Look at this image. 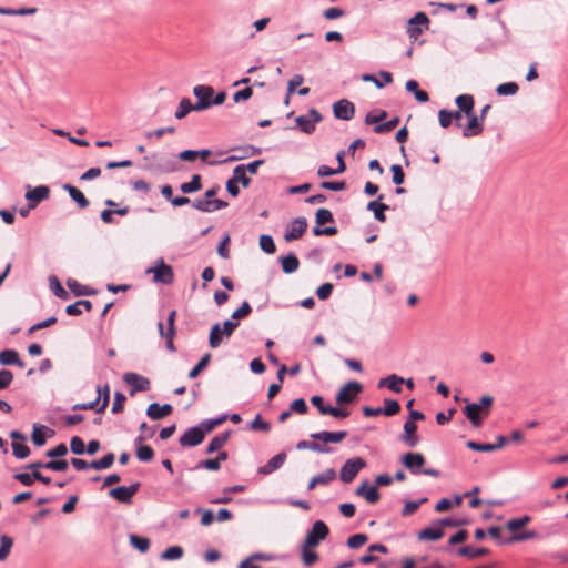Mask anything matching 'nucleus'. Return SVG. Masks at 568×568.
<instances>
[{"mask_svg":"<svg viewBox=\"0 0 568 568\" xmlns=\"http://www.w3.org/2000/svg\"><path fill=\"white\" fill-rule=\"evenodd\" d=\"M307 229V221L305 217H296L292 224L287 227V231L284 234V239L287 242H292L298 240L303 236Z\"/></svg>","mask_w":568,"mask_h":568,"instance_id":"obj_14","label":"nucleus"},{"mask_svg":"<svg viewBox=\"0 0 568 568\" xmlns=\"http://www.w3.org/2000/svg\"><path fill=\"white\" fill-rule=\"evenodd\" d=\"M301 549L302 560L305 566H313L318 560V555L312 550L313 548H306L305 545H302Z\"/></svg>","mask_w":568,"mask_h":568,"instance_id":"obj_45","label":"nucleus"},{"mask_svg":"<svg viewBox=\"0 0 568 568\" xmlns=\"http://www.w3.org/2000/svg\"><path fill=\"white\" fill-rule=\"evenodd\" d=\"M68 286L72 293L77 296H87L93 294V291L89 287L78 283L75 280H69Z\"/></svg>","mask_w":568,"mask_h":568,"instance_id":"obj_42","label":"nucleus"},{"mask_svg":"<svg viewBox=\"0 0 568 568\" xmlns=\"http://www.w3.org/2000/svg\"><path fill=\"white\" fill-rule=\"evenodd\" d=\"M12 452L18 459H24L30 455V448L27 445L16 442L12 443Z\"/></svg>","mask_w":568,"mask_h":568,"instance_id":"obj_58","label":"nucleus"},{"mask_svg":"<svg viewBox=\"0 0 568 568\" xmlns=\"http://www.w3.org/2000/svg\"><path fill=\"white\" fill-rule=\"evenodd\" d=\"M417 425L413 420H406L404 423V433L400 436V440L408 447H415L419 443V437L416 435Z\"/></svg>","mask_w":568,"mask_h":568,"instance_id":"obj_19","label":"nucleus"},{"mask_svg":"<svg viewBox=\"0 0 568 568\" xmlns=\"http://www.w3.org/2000/svg\"><path fill=\"white\" fill-rule=\"evenodd\" d=\"M70 449L74 455H83L85 453V444L79 436H73L70 440Z\"/></svg>","mask_w":568,"mask_h":568,"instance_id":"obj_56","label":"nucleus"},{"mask_svg":"<svg viewBox=\"0 0 568 568\" xmlns=\"http://www.w3.org/2000/svg\"><path fill=\"white\" fill-rule=\"evenodd\" d=\"M455 103L465 115H470L474 112V98L470 94H460L455 99Z\"/></svg>","mask_w":568,"mask_h":568,"instance_id":"obj_30","label":"nucleus"},{"mask_svg":"<svg viewBox=\"0 0 568 568\" xmlns=\"http://www.w3.org/2000/svg\"><path fill=\"white\" fill-rule=\"evenodd\" d=\"M315 222L317 225L334 222V216L328 209H318L315 214Z\"/></svg>","mask_w":568,"mask_h":568,"instance_id":"obj_48","label":"nucleus"},{"mask_svg":"<svg viewBox=\"0 0 568 568\" xmlns=\"http://www.w3.org/2000/svg\"><path fill=\"white\" fill-rule=\"evenodd\" d=\"M430 20L425 12H417L407 22L406 32L412 40H417L418 37L429 29Z\"/></svg>","mask_w":568,"mask_h":568,"instance_id":"obj_4","label":"nucleus"},{"mask_svg":"<svg viewBox=\"0 0 568 568\" xmlns=\"http://www.w3.org/2000/svg\"><path fill=\"white\" fill-rule=\"evenodd\" d=\"M62 187L69 193L70 197L78 204L80 209H85L89 206V200L79 189L71 184H64Z\"/></svg>","mask_w":568,"mask_h":568,"instance_id":"obj_28","label":"nucleus"},{"mask_svg":"<svg viewBox=\"0 0 568 568\" xmlns=\"http://www.w3.org/2000/svg\"><path fill=\"white\" fill-rule=\"evenodd\" d=\"M141 484L133 483L130 486H119L109 491V496L122 504H131L133 496L138 493Z\"/></svg>","mask_w":568,"mask_h":568,"instance_id":"obj_8","label":"nucleus"},{"mask_svg":"<svg viewBox=\"0 0 568 568\" xmlns=\"http://www.w3.org/2000/svg\"><path fill=\"white\" fill-rule=\"evenodd\" d=\"M408 92L414 93L418 102H427L429 100L428 93L424 90H419L418 82L415 80H408L405 85Z\"/></svg>","mask_w":568,"mask_h":568,"instance_id":"obj_32","label":"nucleus"},{"mask_svg":"<svg viewBox=\"0 0 568 568\" xmlns=\"http://www.w3.org/2000/svg\"><path fill=\"white\" fill-rule=\"evenodd\" d=\"M123 379L132 387L131 395L135 392H145L150 387V381L136 373H125Z\"/></svg>","mask_w":568,"mask_h":568,"instance_id":"obj_17","label":"nucleus"},{"mask_svg":"<svg viewBox=\"0 0 568 568\" xmlns=\"http://www.w3.org/2000/svg\"><path fill=\"white\" fill-rule=\"evenodd\" d=\"M466 116L468 118V122L463 131V135L465 138H469L480 134L483 132V121L478 118V115H476L475 112H471L470 115Z\"/></svg>","mask_w":568,"mask_h":568,"instance_id":"obj_21","label":"nucleus"},{"mask_svg":"<svg viewBox=\"0 0 568 568\" xmlns=\"http://www.w3.org/2000/svg\"><path fill=\"white\" fill-rule=\"evenodd\" d=\"M312 439L320 440L322 445L329 444V443H341L347 437L346 430H339V432H327L322 430L318 433H313L310 435Z\"/></svg>","mask_w":568,"mask_h":568,"instance_id":"obj_15","label":"nucleus"},{"mask_svg":"<svg viewBox=\"0 0 568 568\" xmlns=\"http://www.w3.org/2000/svg\"><path fill=\"white\" fill-rule=\"evenodd\" d=\"M144 440L143 436H138L134 440V444L136 446V457L141 462H150L152 460L154 456L153 449L148 445H142V442Z\"/></svg>","mask_w":568,"mask_h":568,"instance_id":"obj_24","label":"nucleus"},{"mask_svg":"<svg viewBox=\"0 0 568 568\" xmlns=\"http://www.w3.org/2000/svg\"><path fill=\"white\" fill-rule=\"evenodd\" d=\"M148 272H152L154 274V282L162 283L165 285L173 283V268L170 265L165 264L162 258L159 261V264L155 267L150 268Z\"/></svg>","mask_w":568,"mask_h":568,"instance_id":"obj_11","label":"nucleus"},{"mask_svg":"<svg viewBox=\"0 0 568 568\" xmlns=\"http://www.w3.org/2000/svg\"><path fill=\"white\" fill-rule=\"evenodd\" d=\"M426 501H427V498H422L419 500H414V501H407L405 504L404 508L402 509V516L406 517V516L414 514L419 508V506Z\"/></svg>","mask_w":568,"mask_h":568,"instance_id":"obj_57","label":"nucleus"},{"mask_svg":"<svg viewBox=\"0 0 568 568\" xmlns=\"http://www.w3.org/2000/svg\"><path fill=\"white\" fill-rule=\"evenodd\" d=\"M191 111H195V104L190 99L183 98L175 111V118L179 120L184 119Z\"/></svg>","mask_w":568,"mask_h":568,"instance_id":"obj_34","label":"nucleus"},{"mask_svg":"<svg viewBox=\"0 0 568 568\" xmlns=\"http://www.w3.org/2000/svg\"><path fill=\"white\" fill-rule=\"evenodd\" d=\"M399 124V118L395 116L387 122L377 124L374 126V132L377 134L388 133L393 131Z\"/></svg>","mask_w":568,"mask_h":568,"instance_id":"obj_41","label":"nucleus"},{"mask_svg":"<svg viewBox=\"0 0 568 568\" xmlns=\"http://www.w3.org/2000/svg\"><path fill=\"white\" fill-rule=\"evenodd\" d=\"M363 386L361 383L352 381L346 383L336 394V402L338 404H349L356 398V395L361 393Z\"/></svg>","mask_w":568,"mask_h":568,"instance_id":"obj_9","label":"nucleus"},{"mask_svg":"<svg viewBox=\"0 0 568 568\" xmlns=\"http://www.w3.org/2000/svg\"><path fill=\"white\" fill-rule=\"evenodd\" d=\"M355 494L364 497L367 503L375 504L379 500L381 495L376 486H369L368 480H364L362 485L356 488Z\"/></svg>","mask_w":568,"mask_h":568,"instance_id":"obj_20","label":"nucleus"},{"mask_svg":"<svg viewBox=\"0 0 568 568\" xmlns=\"http://www.w3.org/2000/svg\"><path fill=\"white\" fill-rule=\"evenodd\" d=\"M531 518L528 516V515H525L523 517H518V518H511L509 519L507 523H506V528L509 530V531H517L518 529L523 528L524 526H526L528 523H530Z\"/></svg>","mask_w":568,"mask_h":568,"instance_id":"obj_40","label":"nucleus"},{"mask_svg":"<svg viewBox=\"0 0 568 568\" xmlns=\"http://www.w3.org/2000/svg\"><path fill=\"white\" fill-rule=\"evenodd\" d=\"M444 536L440 527H427L418 532L419 540H438Z\"/></svg>","mask_w":568,"mask_h":568,"instance_id":"obj_31","label":"nucleus"},{"mask_svg":"<svg viewBox=\"0 0 568 568\" xmlns=\"http://www.w3.org/2000/svg\"><path fill=\"white\" fill-rule=\"evenodd\" d=\"M251 312H252L251 305L248 304V302L244 301L242 303V305L237 310H235L233 312L231 318H232V321L233 320H241V318H244L247 315H250Z\"/></svg>","mask_w":568,"mask_h":568,"instance_id":"obj_62","label":"nucleus"},{"mask_svg":"<svg viewBox=\"0 0 568 568\" xmlns=\"http://www.w3.org/2000/svg\"><path fill=\"white\" fill-rule=\"evenodd\" d=\"M260 246L262 251H264L267 254H273L276 251L273 237L267 234H263L260 236Z\"/></svg>","mask_w":568,"mask_h":568,"instance_id":"obj_52","label":"nucleus"},{"mask_svg":"<svg viewBox=\"0 0 568 568\" xmlns=\"http://www.w3.org/2000/svg\"><path fill=\"white\" fill-rule=\"evenodd\" d=\"M278 261L285 274L294 273L300 267V261L294 253H288L286 256H281Z\"/></svg>","mask_w":568,"mask_h":568,"instance_id":"obj_27","label":"nucleus"},{"mask_svg":"<svg viewBox=\"0 0 568 568\" xmlns=\"http://www.w3.org/2000/svg\"><path fill=\"white\" fill-rule=\"evenodd\" d=\"M226 418H227L226 415H222L217 418L204 419L197 426L202 427V429L204 430V435H205L206 433H211L217 425L224 423L226 420Z\"/></svg>","mask_w":568,"mask_h":568,"instance_id":"obj_39","label":"nucleus"},{"mask_svg":"<svg viewBox=\"0 0 568 568\" xmlns=\"http://www.w3.org/2000/svg\"><path fill=\"white\" fill-rule=\"evenodd\" d=\"M49 282H50V288L55 296H58L60 298L69 297L68 292L63 288V286L61 285V283L57 276H54V275L50 276Z\"/></svg>","mask_w":568,"mask_h":568,"instance_id":"obj_43","label":"nucleus"},{"mask_svg":"<svg viewBox=\"0 0 568 568\" xmlns=\"http://www.w3.org/2000/svg\"><path fill=\"white\" fill-rule=\"evenodd\" d=\"M68 467H69V464L64 459L50 460V462H47L44 465L45 469H50L53 471H65L68 469Z\"/></svg>","mask_w":568,"mask_h":568,"instance_id":"obj_64","label":"nucleus"},{"mask_svg":"<svg viewBox=\"0 0 568 568\" xmlns=\"http://www.w3.org/2000/svg\"><path fill=\"white\" fill-rule=\"evenodd\" d=\"M286 457V453L284 452L276 454L264 466L258 467L257 473L261 475H271L284 465Z\"/></svg>","mask_w":568,"mask_h":568,"instance_id":"obj_18","label":"nucleus"},{"mask_svg":"<svg viewBox=\"0 0 568 568\" xmlns=\"http://www.w3.org/2000/svg\"><path fill=\"white\" fill-rule=\"evenodd\" d=\"M204 440V430L202 427L193 426L187 428L180 437L179 443L182 447H194Z\"/></svg>","mask_w":568,"mask_h":568,"instance_id":"obj_10","label":"nucleus"},{"mask_svg":"<svg viewBox=\"0 0 568 568\" xmlns=\"http://www.w3.org/2000/svg\"><path fill=\"white\" fill-rule=\"evenodd\" d=\"M367 540H368L367 535L356 534V535L351 536L347 539V546L352 549H357V548L362 547L363 545H365L367 542Z\"/></svg>","mask_w":568,"mask_h":568,"instance_id":"obj_55","label":"nucleus"},{"mask_svg":"<svg viewBox=\"0 0 568 568\" xmlns=\"http://www.w3.org/2000/svg\"><path fill=\"white\" fill-rule=\"evenodd\" d=\"M210 359H211V354H205L200 361L199 363L190 371L189 373V377L190 378H195L200 375V373L206 368V366L209 365L210 363Z\"/></svg>","mask_w":568,"mask_h":568,"instance_id":"obj_53","label":"nucleus"},{"mask_svg":"<svg viewBox=\"0 0 568 568\" xmlns=\"http://www.w3.org/2000/svg\"><path fill=\"white\" fill-rule=\"evenodd\" d=\"M201 189H202L201 175H199V174L192 175V179L190 182H185L180 185V190L185 194L200 191Z\"/></svg>","mask_w":568,"mask_h":568,"instance_id":"obj_35","label":"nucleus"},{"mask_svg":"<svg viewBox=\"0 0 568 568\" xmlns=\"http://www.w3.org/2000/svg\"><path fill=\"white\" fill-rule=\"evenodd\" d=\"M130 542L134 548H136L141 552H145L150 548V540L145 537L131 535Z\"/></svg>","mask_w":568,"mask_h":568,"instance_id":"obj_47","label":"nucleus"},{"mask_svg":"<svg viewBox=\"0 0 568 568\" xmlns=\"http://www.w3.org/2000/svg\"><path fill=\"white\" fill-rule=\"evenodd\" d=\"M230 436H231V430H227V432H224L222 434L214 436L210 440V443L206 447V453L213 454V453L217 452L219 449H221L227 443Z\"/></svg>","mask_w":568,"mask_h":568,"instance_id":"obj_29","label":"nucleus"},{"mask_svg":"<svg viewBox=\"0 0 568 568\" xmlns=\"http://www.w3.org/2000/svg\"><path fill=\"white\" fill-rule=\"evenodd\" d=\"M366 467V462L362 457L347 459L339 471V478L343 483H351L357 474Z\"/></svg>","mask_w":568,"mask_h":568,"instance_id":"obj_5","label":"nucleus"},{"mask_svg":"<svg viewBox=\"0 0 568 568\" xmlns=\"http://www.w3.org/2000/svg\"><path fill=\"white\" fill-rule=\"evenodd\" d=\"M98 396L102 399V404L97 408V413H103L109 405L110 400V387L105 385L103 388L98 386Z\"/></svg>","mask_w":568,"mask_h":568,"instance_id":"obj_50","label":"nucleus"},{"mask_svg":"<svg viewBox=\"0 0 568 568\" xmlns=\"http://www.w3.org/2000/svg\"><path fill=\"white\" fill-rule=\"evenodd\" d=\"M402 463L412 474L418 475L425 465V457L420 453H406L402 457Z\"/></svg>","mask_w":568,"mask_h":568,"instance_id":"obj_13","label":"nucleus"},{"mask_svg":"<svg viewBox=\"0 0 568 568\" xmlns=\"http://www.w3.org/2000/svg\"><path fill=\"white\" fill-rule=\"evenodd\" d=\"M402 384H404V378L396 374H392L385 378H381L378 381L377 387L378 388L386 387V388L390 389L392 392L399 394V393H402Z\"/></svg>","mask_w":568,"mask_h":568,"instance_id":"obj_22","label":"nucleus"},{"mask_svg":"<svg viewBox=\"0 0 568 568\" xmlns=\"http://www.w3.org/2000/svg\"><path fill=\"white\" fill-rule=\"evenodd\" d=\"M333 113L336 119L349 121L354 118L355 106L347 99H341L333 104Z\"/></svg>","mask_w":568,"mask_h":568,"instance_id":"obj_12","label":"nucleus"},{"mask_svg":"<svg viewBox=\"0 0 568 568\" xmlns=\"http://www.w3.org/2000/svg\"><path fill=\"white\" fill-rule=\"evenodd\" d=\"M172 410L173 408L170 404L159 405L158 403H152L146 409V415L151 419L158 420L170 415Z\"/></svg>","mask_w":568,"mask_h":568,"instance_id":"obj_23","label":"nucleus"},{"mask_svg":"<svg viewBox=\"0 0 568 568\" xmlns=\"http://www.w3.org/2000/svg\"><path fill=\"white\" fill-rule=\"evenodd\" d=\"M237 183H241L243 187H248L251 184V178L246 175L245 165L240 164L233 169L232 175Z\"/></svg>","mask_w":568,"mask_h":568,"instance_id":"obj_37","label":"nucleus"},{"mask_svg":"<svg viewBox=\"0 0 568 568\" xmlns=\"http://www.w3.org/2000/svg\"><path fill=\"white\" fill-rule=\"evenodd\" d=\"M322 115L316 109H310L306 115H300L295 119V122L300 130L306 134H311L315 131L316 123L322 121Z\"/></svg>","mask_w":568,"mask_h":568,"instance_id":"obj_7","label":"nucleus"},{"mask_svg":"<svg viewBox=\"0 0 568 568\" xmlns=\"http://www.w3.org/2000/svg\"><path fill=\"white\" fill-rule=\"evenodd\" d=\"M384 404L385 406L382 408V410L386 416H394L400 410V405L396 399L385 398Z\"/></svg>","mask_w":568,"mask_h":568,"instance_id":"obj_46","label":"nucleus"},{"mask_svg":"<svg viewBox=\"0 0 568 568\" xmlns=\"http://www.w3.org/2000/svg\"><path fill=\"white\" fill-rule=\"evenodd\" d=\"M114 459H115L114 454L113 453H108L102 458H100L98 460H92L90 463V468H93V469H97V470L108 469V468H110L113 465Z\"/></svg>","mask_w":568,"mask_h":568,"instance_id":"obj_33","label":"nucleus"},{"mask_svg":"<svg viewBox=\"0 0 568 568\" xmlns=\"http://www.w3.org/2000/svg\"><path fill=\"white\" fill-rule=\"evenodd\" d=\"M458 554L460 556L474 559V558L487 555L488 549L487 548H475L471 546H464L458 549Z\"/></svg>","mask_w":568,"mask_h":568,"instance_id":"obj_36","label":"nucleus"},{"mask_svg":"<svg viewBox=\"0 0 568 568\" xmlns=\"http://www.w3.org/2000/svg\"><path fill=\"white\" fill-rule=\"evenodd\" d=\"M193 94L197 99L195 104V111L201 112L211 108L212 98L214 95V89L211 85L199 84L193 88Z\"/></svg>","mask_w":568,"mask_h":568,"instance_id":"obj_6","label":"nucleus"},{"mask_svg":"<svg viewBox=\"0 0 568 568\" xmlns=\"http://www.w3.org/2000/svg\"><path fill=\"white\" fill-rule=\"evenodd\" d=\"M251 429L267 433L271 429V424L262 419L261 415L257 414L254 420L250 425Z\"/></svg>","mask_w":568,"mask_h":568,"instance_id":"obj_60","label":"nucleus"},{"mask_svg":"<svg viewBox=\"0 0 568 568\" xmlns=\"http://www.w3.org/2000/svg\"><path fill=\"white\" fill-rule=\"evenodd\" d=\"M296 449L304 450L308 449L316 453L322 454H329L333 452V449L328 446L322 445L321 443H317L314 440H301L296 444Z\"/></svg>","mask_w":568,"mask_h":568,"instance_id":"obj_26","label":"nucleus"},{"mask_svg":"<svg viewBox=\"0 0 568 568\" xmlns=\"http://www.w3.org/2000/svg\"><path fill=\"white\" fill-rule=\"evenodd\" d=\"M383 195L381 194L378 196V199L376 201H371L368 204H367V210L368 211H372L374 213V217L378 221V222H385L386 221V215H385V211L389 209L388 205L384 204V203H381V201L383 200Z\"/></svg>","mask_w":568,"mask_h":568,"instance_id":"obj_25","label":"nucleus"},{"mask_svg":"<svg viewBox=\"0 0 568 568\" xmlns=\"http://www.w3.org/2000/svg\"><path fill=\"white\" fill-rule=\"evenodd\" d=\"M311 403L312 405H314L318 412L322 414V415H327L328 414V409L331 408V405L328 404H325L324 403V398L320 395H314L311 397Z\"/></svg>","mask_w":568,"mask_h":568,"instance_id":"obj_63","label":"nucleus"},{"mask_svg":"<svg viewBox=\"0 0 568 568\" xmlns=\"http://www.w3.org/2000/svg\"><path fill=\"white\" fill-rule=\"evenodd\" d=\"M519 87L516 82H506L497 87L496 92L499 95H514L518 92Z\"/></svg>","mask_w":568,"mask_h":568,"instance_id":"obj_51","label":"nucleus"},{"mask_svg":"<svg viewBox=\"0 0 568 568\" xmlns=\"http://www.w3.org/2000/svg\"><path fill=\"white\" fill-rule=\"evenodd\" d=\"M320 186L324 190L329 191H343L346 189V182L345 181H323Z\"/></svg>","mask_w":568,"mask_h":568,"instance_id":"obj_61","label":"nucleus"},{"mask_svg":"<svg viewBox=\"0 0 568 568\" xmlns=\"http://www.w3.org/2000/svg\"><path fill=\"white\" fill-rule=\"evenodd\" d=\"M318 485H327L336 478V471L333 468H328L325 471L315 476Z\"/></svg>","mask_w":568,"mask_h":568,"instance_id":"obj_59","label":"nucleus"},{"mask_svg":"<svg viewBox=\"0 0 568 568\" xmlns=\"http://www.w3.org/2000/svg\"><path fill=\"white\" fill-rule=\"evenodd\" d=\"M183 556V549L180 546H172L166 548L162 555L161 558L164 560H175L180 559Z\"/></svg>","mask_w":568,"mask_h":568,"instance_id":"obj_54","label":"nucleus"},{"mask_svg":"<svg viewBox=\"0 0 568 568\" xmlns=\"http://www.w3.org/2000/svg\"><path fill=\"white\" fill-rule=\"evenodd\" d=\"M12 546L13 539L8 535H2L0 538V561H3L8 558Z\"/></svg>","mask_w":568,"mask_h":568,"instance_id":"obj_38","label":"nucleus"},{"mask_svg":"<svg viewBox=\"0 0 568 568\" xmlns=\"http://www.w3.org/2000/svg\"><path fill=\"white\" fill-rule=\"evenodd\" d=\"M50 195V189L47 185H39L34 189H29L26 193V199L29 202V209H34L41 201L47 200Z\"/></svg>","mask_w":568,"mask_h":568,"instance_id":"obj_16","label":"nucleus"},{"mask_svg":"<svg viewBox=\"0 0 568 568\" xmlns=\"http://www.w3.org/2000/svg\"><path fill=\"white\" fill-rule=\"evenodd\" d=\"M387 118V112L385 110H375L371 111L365 116L366 124H381L383 120Z\"/></svg>","mask_w":568,"mask_h":568,"instance_id":"obj_44","label":"nucleus"},{"mask_svg":"<svg viewBox=\"0 0 568 568\" xmlns=\"http://www.w3.org/2000/svg\"><path fill=\"white\" fill-rule=\"evenodd\" d=\"M237 326L239 323L232 320L225 321L222 326L220 323L214 324L209 336L210 347L217 348L221 345L223 337H231Z\"/></svg>","mask_w":568,"mask_h":568,"instance_id":"obj_2","label":"nucleus"},{"mask_svg":"<svg viewBox=\"0 0 568 568\" xmlns=\"http://www.w3.org/2000/svg\"><path fill=\"white\" fill-rule=\"evenodd\" d=\"M329 534L327 525L323 520H316L312 528L307 531L302 545L306 548H315L321 541L325 540Z\"/></svg>","mask_w":568,"mask_h":568,"instance_id":"obj_3","label":"nucleus"},{"mask_svg":"<svg viewBox=\"0 0 568 568\" xmlns=\"http://www.w3.org/2000/svg\"><path fill=\"white\" fill-rule=\"evenodd\" d=\"M493 402L491 396L485 395L478 403H469L464 407L463 412L474 427L481 426L483 418L490 414Z\"/></svg>","mask_w":568,"mask_h":568,"instance_id":"obj_1","label":"nucleus"},{"mask_svg":"<svg viewBox=\"0 0 568 568\" xmlns=\"http://www.w3.org/2000/svg\"><path fill=\"white\" fill-rule=\"evenodd\" d=\"M18 361V352L14 349H4L0 352V364L3 366L13 365Z\"/></svg>","mask_w":568,"mask_h":568,"instance_id":"obj_49","label":"nucleus"}]
</instances>
